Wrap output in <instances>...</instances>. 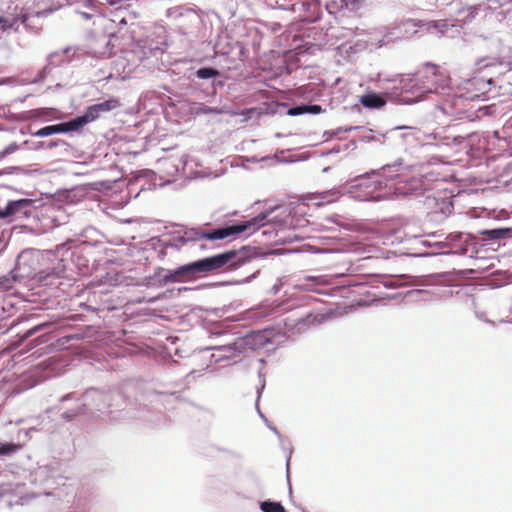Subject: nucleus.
<instances>
[{
	"mask_svg": "<svg viewBox=\"0 0 512 512\" xmlns=\"http://www.w3.org/2000/svg\"><path fill=\"white\" fill-rule=\"evenodd\" d=\"M70 131H74V129L72 128L71 121H68V122H64V123H60V124H56V125L46 126L42 129L38 130L37 132H35L34 135L44 137V136H49V135H52L55 133H66V132H70Z\"/></svg>",
	"mask_w": 512,
	"mask_h": 512,
	"instance_id": "obj_6",
	"label": "nucleus"
},
{
	"mask_svg": "<svg viewBox=\"0 0 512 512\" xmlns=\"http://www.w3.org/2000/svg\"><path fill=\"white\" fill-rule=\"evenodd\" d=\"M260 508L263 512H286L281 503L270 500L262 502Z\"/></svg>",
	"mask_w": 512,
	"mask_h": 512,
	"instance_id": "obj_11",
	"label": "nucleus"
},
{
	"mask_svg": "<svg viewBox=\"0 0 512 512\" xmlns=\"http://www.w3.org/2000/svg\"><path fill=\"white\" fill-rule=\"evenodd\" d=\"M360 103L366 108H381L386 104V101L376 93H368L361 96Z\"/></svg>",
	"mask_w": 512,
	"mask_h": 512,
	"instance_id": "obj_7",
	"label": "nucleus"
},
{
	"mask_svg": "<svg viewBox=\"0 0 512 512\" xmlns=\"http://www.w3.org/2000/svg\"><path fill=\"white\" fill-rule=\"evenodd\" d=\"M234 251H228L212 257H207L186 265H182L175 269L177 282L193 281L201 275L217 271L227 265L234 257Z\"/></svg>",
	"mask_w": 512,
	"mask_h": 512,
	"instance_id": "obj_1",
	"label": "nucleus"
},
{
	"mask_svg": "<svg viewBox=\"0 0 512 512\" xmlns=\"http://www.w3.org/2000/svg\"><path fill=\"white\" fill-rule=\"evenodd\" d=\"M99 114L104 112H109L111 110H114L118 108L121 104L120 101L116 98H111L109 100H106L102 103L94 104Z\"/></svg>",
	"mask_w": 512,
	"mask_h": 512,
	"instance_id": "obj_9",
	"label": "nucleus"
},
{
	"mask_svg": "<svg viewBox=\"0 0 512 512\" xmlns=\"http://www.w3.org/2000/svg\"><path fill=\"white\" fill-rule=\"evenodd\" d=\"M308 281H315L318 285H324L326 284V281L323 280L321 277H307Z\"/></svg>",
	"mask_w": 512,
	"mask_h": 512,
	"instance_id": "obj_21",
	"label": "nucleus"
},
{
	"mask_svg": "<svg viewBox=\"0 0 512 512\" xmlns=\"http://www.w3.org/2000/svg\"><path fill=\"white\" fill-rule=\"evenodd\" d=\"M508 233V230L504 229H492L486 230L483 232L484 235H487L490 239H500L504 237Z\"/></svg>",
	"mask_w": 512,
	"mask_h": 512,
	"instance_id": "obj_15",
	"label": "nucleus"
},
{
	"mask_svg": "<svg viewBox=\"0 0 512 512\" xmlns=\"http://www.w3.org/2000/svg\"><path fill=\"white\" fill-rule=\"evenodd\" d=\"M306 107H307L306 112H310V113H313V114H318V113H320L322 111V108L319 105H309V106H306Z\"/></svg>",
	"mask_w": 512,
	"mask_h": 512,
	"instance_id": "obj_19",
	"label": "nucleus"
},
{
	"mask_svg": "<svg viewBox=\"0 0 512 512\" xmlns=\"http://www.w3.org/2000/svg\"><path fill=\"white\" fill-rule=\"evenodd\" d=\"M321 203H332L337 200V193L335 192H327L322 197Z\"/></svg>",
	"mask_w": 512,
	"mask_h": 512,
	"instance_id": "obj_16",
	"label": "nucleus"
},
{
	"mask_svg": "<svg viewBox=\"0 0 512 512\" xmlns=\"http://www.w3.org/2000/svg\"><path fill=\"white\" fill-rule=\"evenodd\" d=\"M177 278L175 275V270H169L168 273L163 277V280L165 283H176Z\"/></svg>",
	"mask_w": 512,
	"mask_h": 512,
	"instance_id": "obj_17",
	"label": "nucleus"
},
{
	"mask_svg": "<svg viewBox=\"0 0 512 512\" xmlns=\"http://www.w3.org/2000/svg\"><path fill=\"white\" fill-rule=\"evenodd\" d=\"M476 11H477V8H476V7H470V8H469V13H470V16H471L472 18H474V17H475Z\"/></svg>",
	"mask_w": 512,
	"mask_h": 512,
	"instance_id": "obj_23",
	"label": "nucleus"
},
{
	"mask_svg": "<svg viewBox=\"0 0 512 512\" xmlns=\"http://www.w3.org/2000/svg\"><path fill=\"white\" fill-rule=\"evenodd\" d=\"M41 326L42 323L37 324L36 326H34L33 331L36 332Z\"/></svg>",
	"mask_w": 512,
	"mask_h": 512,
	"instance_id": "obj_24",
	"label": "nucleus"
},
{
	"mask_svg": "<svg viewBox=\"0 0 512 512\" xmlns=\"http://www.w3.org/2000/svg\"><path fill=\"white\" fill-rule=\"evenodd\" d=\"M30 203V200L24 199L16 202H10L4 210L0 211V218H6L8 216L21 212L22 208Z\"/></svg>",
	"mask_w": 512,
	"mask_h": 512,
	"instance_id": "obj_8",
	"label": "nucleus"
},
{
	"mask_svg": "<svg viewBox=\"0 0 512 512\" xmlns=\"http://www.w3.org/2000/svg\"><path fill=\"white\" fill-rule=\"evenodd\" d=\"M16 279L14 276L3 275L0 276V291L5 292L13 288Z\"/></svg>",
	"mask_w": 512,
	"mask_h": 512,
	"instance_id": "obj_13",
	"label": "nucleus"
},
{
	"mask_svg": "<svg viewBox=\"0 0 512 512\" xmlns=\"http://www.w3.org/2000/svg\"><path fill=\"white\" fill-rule=\"evenodd\" d=\"M29 19L27 13H23V9L17 6H8L7 10L0 15V32L3 33L9 29L19 30L20 25L27 27L26 22Z\"/></svg>",
	"mask_w": 512,
	"mask_h": 512,
	"instance_id": "obj_4",
	"label": "nucleus"
},
{
	"mask_svg": "<svg viewBox=\"0 0 512 512\" xmlns=\"http://www.w3.org/2000/svg\"><path fill=\"white\" fill-rule=\"evenodd\" d=\"M14 151L13 147H8L0 152V161L3 160L8 154Z\"/></svg>",
	"mask_w": 512,
	"mask_h": 512,
	"instance_id": "obj_20",
	"label": "nucleus"
},
{
	"mask_svg": "<svg viewBox=\"0 0 512 512\" xmlns=\"http://www.w3.org/2000/svg\"><path fill=\"white\" fill-rule=\"evenodd\" d=\"M306 110H307V107L306 106H297V107H293L289 110V114L290 115H300V114H303V113H306Z\"/></svg>",
	"mask_w": 512,
	"mask_h": 512,
	"instance_id": "obj_18",
	"label": "nucleus"
},
{
	"mask_svg": "<svg viewBox=\"0 0 512 512\" xmlns=\"http://www.w3.org/2000/svg\"><path fill=\"white\" fill-rule=\"evenodd\" d=\"M109 3H110L111 5H114V4H116V1L111 0V1H109Z\"/></svg>",
	"mask_w": 512,
	"mask_h": 512,
	"instance_id": "obj_25",
	"label": "nucleus"
},
{
	"mask_svg": "<svg viewBox=\"0 0 512 512\" xmlns=\"http://www.w3.org/2000/svg\"><path fill=\"white\" fill-rule=\"evenodd\" d=\"M22 446L16 443L0 442V457L11 456L18 452Z\"/></svg>",
	"mask_w": 512,
	"mask_h": 512,
	"instance_id": "obj_10",
	"label": "nucleus"
},
{
	"mask_svg": "<svg viewBox=\"0 0 512 512\" xmlns=\"http://www.w3.org/2000/svg\"><path fill=\"white\" fill-rule=\"evenodd\" d=\"M264 221L265 216H261L231 226L214 229L212 231L193 228L185 231L183 239L185 241H198L201 239L221 240L244 232L253 233L264 225Z\"/></svg>",
	"mask_w": 512,
	"mask_h": 512,
	"instance_id": "obj_2",
	"label": "nucleus"
},
{
	"mask_svg": "<svg viewBox=\"0 0 512 512\" xmlns=\"http://www.w3.org/2000/svg\"><path fill=\"white\" fill-rule=\"evenodd\" d=\"M409 81L413 82L414 86H419L422 93H432L448 87L450 77L447 71L439 65L427 62Z\"/></svg>",
	"mask_w": 512,
	"mask_h": 512,
	"instance_id": "obj_3",
	"label": "nucleus"
},
{
	"mask_svg": "<svg viewBox=\"0 0 512 512\" xmlns=\"http://www.w3.org/2000/svg\"><path fill=\"white\" fill-rule=\"evenodd\" d=\"M196 75L200 79H208V78H212V77L218 76L219 72L216 69H214V68L205 67V68L198 69L196 71Z\"/></svg>",
	"mask_w": 512,
	"mask_h": 512,
	"instance_id": "obj_14",
	"label": "nucleus"
},
{
	"mask_svg": "<svg viewBox=\"0 0 512 512\" xmlns=\"http://www.w3.org/2000/svg\"><path fill=\"white\" fill-rule=\"evenodd\" d=\"M360 0H346V6L352 5L353 7L357 6Z\"/></svg>",
	"mask_w": 512,
	"mask_h": 512,
	"instance_id": "obj_22",
	"label": "nucleus"
},
{
	"mask_svg": "<svg viewBox=\"0 0 512 512\" xmlns=\"http://www.w3.org/2000/svg\"><path fill=\"white\" fill-rule=\"evenodd\" d=\"M99 117H100V114L97 111L95 105H91L87 108L84 115L78 116L70 121L72 123V128L74 129V131H77V130L81 129L84 125L95 121Z\"/></svg>",
	"mask_w": 512,
	"mask_h": 512,
	"instance_id": "obj_5",
	"label": "nucleus"
},
{
	"mask_svg": "<svg viewBox=\"0 0 512 512\" xmlns=\"http://www.w3.org/2000/svg\"><path fill=\"white\" fill-rule=\"evenodd\" d=\"M420 22L414 19H405L402 20L399 24V28L402 29L405 33H415L418 27H420Z\"/></svg>",
	"mask_w": 512,
	"mask_h": 512,
	"instance_id": "obj_12",
	"label": "nucleus"
}]
</instances>
